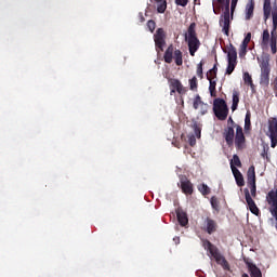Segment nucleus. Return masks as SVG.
Segmentation results:
<instances>
[{
    "mask_svg": "<svg viewBox=\"0 0 277 277\" xmlns=\"http://www.w3.org/2000/svg\"><path fill=\"white\" fill-rule=\"evenodd\" d=\"M267 203L268 206H271L272 216L275 217V221H276L275 228L277 230V187L275 190L272 189L271 192H268Z\"/></svg>",
    "mask_w": 277,
    "mask_h": 277,
    "instance_id": "nucleus-10",
    "label": "nucleus"
},
{
    "mask_svg": "<svg viewBox=\"0 0 277 277\" xmlns=\"http://www.w3.org/2000/svg\"><path fill=\"white\" fill-rule=\"evenodd\" d=\"M247 269H249L250 277H263L261 269L252 262L246 261Z\"/></svg>",
    "mask_w": 277,
    "mask_h": 277,
    "instance_id": "nucleus-19",
    "label": "nucleus"
},
{
    "mask_svg": "<svg viewBox=\"0 0 277 277\" xmlns=\"http://www.w3.org/2000/svg\"><path fill=\"white\" fill-rule=\"evenodd\" d=\"M268 40H272L271 38V34L268 32V30H264L262 31V41H261V45L263 49L268 47Z\"/></svg>",
    "mask_w": 277,
    "mask_h": 277,
    "instance_id": "nucleus-25",
    "label": "nucleus"
},
{
    "mask_svg": "<svg viewBox=\"0 0 277 277\" xmlns=\"http://www.w3.org/2000/svg\"><path fill=\"white\" fill-rule=\"evenodd\" d=\"M171 94L177 92V94H185L184 85H182L181 81L177 79H170L169 80Z\"/></svg>",
    "mask_w": 277,
    "mask_h": 277,
    "instance_id": "nucleus-15",
    "label": "nucleus"
},
{
    "mask_svg": "<svg viewBox=\"0 0 277 277\" xmlns=\"http://www.w3.org/2000/svg\"><path fill=\"white\" fill-rule=\"evenodd\" d=\"M156 2H161V0H155Z\"/></svg>",
    "mask_w": 277,
    "mask_h": 277,
    "instance_id": "nucleus-50",
    "label": "nucleus"
},
{
    "mask_svg": "<svg viewBox=\"0 0 277 277\" xmlns=\"http://www.w3.org/2000/svg\"><path fill=\"white\" fill-rule=\"evenodd\" d=\"M235 148L238 150L246 149V136L243 133V128L241 126H237V131L234 137Z\"/></svg>",
    "mask_w": 277,
    "mask_h": 277,
    "instance_id": "nucleus-11",
    "label": "nucleus"
},
{
    "mask_svg": "<svg viewBox=\"0 0 277 277\" xmlns=\"http://www.w3.org/2000/svg\"><path fill=\"white\" fill-rule=\"evenodd\" d=\"M175 214L177 216L179 224H181V226H187L188 224L187 212H185L182 208H177V210H175Z\"/></svg>",
    "mask_w": 277,
    "mask_h": 277,
    "instance_id": "nucleus-18",
    "label": "nucleus"
},
{
    "mask_svg": "<svg viewBox=\"0 0 277 277\" xmlns=\"http://www.w3.org/2000/svg\"><path fill=\"white\" fill-rule=\"evenodd\" d=\"M276 64H277V58H276Z\"/></svg>",
    "mask_w": 277,
    "mask_h": 277,
    "instance_id": "nucleus-52",
    "label": "nucleus"
},
{
    "mask_svg": "<svg viewBox=\"0 0 277 277\" xmlns=\"http://www.w3.org/2000/svg\"><path fill=\"white\" fill-rule=\"evenodd\" d=\"M276 41H277L276 37H272V39H271V49H272L273 54H276V52H277Z\"/></svg>",
    "mask_w": 277,
    "mask_h": 277,
    "instance_id": "nucleus-36",
    "label": "nucleus"
},
{
    "mask_svg": "<svg viewBox=\"0 0 277 277\" xmlns=\"http://www.w3.org/2000/svg\"><path fill=\"white\" fill-rule=\"evenodd\" d=\"M267 136H277V118L268 120V134Z\"/></svg>",
    "mask_w": 277,
    "mask_h": 277,
    "instance_id": "nucleus-22",
    "label": "nucleus"
},
{
    "mask_svg": "<svg viewBox=\"0 0 277 277\" xmlns=\"http://www.w3.org/2000/svg\"><path fill=\"white\" fill-rule=\"evenodd\" d=\"M140 22L145 23L146 18L144 17L143 13H140Z\"/></svg>",
    "mask_w": 277,
    "mask_h": 277,
    "instance_id": "nucleus-46",
    "label": "nucleus"
},
{
    "mask_svg": "<svg viewBox=\"0 0 277 277\" xmlns=\"http://www.w3.org/2000/svg\"><path fill=\"white\" fill-rule=\"evenodd\" d=\"M235 167L241 168V161L238 155H234L230 160V170H233Z\"/></svg>",
    "mask_w": 277,
    "mask_h": 277,
    "instance_id": "nucleus-27",
    "label": "nucleus"
},
{
    "mask_svg": "<svg viewBox=\"0 0 277 277\" xmlns=\"http://www.w3.org/2000/svg\"><path fill=\"white\" fill-rule=\"evenodd\" d=\"M193 108L198 111V116L203 117L210 110V105L202 101V97L197 94L193 100Z\"/></svg>",
    "mask_w": 277,
    "mask_h": 277,
    "instance_id": "nucleus-9",
    "label": "nucleus"
},
{
    "mask_svg": "<svg viewBox=\"0 0 277 277\" xmlns=\"http://www.w3.org/2000/svg\"><path fill=\"white\" fill-rule=\"evenodd\" d=\"M212 110L214 111L215 118L221 121L226 120L227 115H229V108L227 107V104L223 98L214 100Z\"/></svg>",
    "mask_w": 277,
    "mask_h": 277,
    "instance_id": "nucleus-5",
    "label": "nucleus"
},
{
    "mask_svg": "<svg viewBox=\"0 0 277 277\" xmlns=\"http://www.w3.org/2000/svg\"><path fill=\"white\" fill-rule=\"evenodd\" d=\"M249 130H250V113L248 111L245 118V131H249Z\"/></svg>",
    "mask_w": 277,
    "mask_h": 277,
    "instance_id": "nucleus-35",
    "label": "nucleus"
},
{
    "mask_svg": "<svg viewBox=\"0 0 277 277\" xmlns=\"http://www.w3.org/2000/svg\"><path fill=\"white\" fill-rule=\"evenodd\" d=\"M158 3L159 4H158L157 11H158L159 14H163L167 10V1L166 0H160V1H158Z\"/></svg>",
    "mask_w": 277,
    "mask_h": 277,
    "instance_id": "nucleus-29",
    "label": "nucleus"
},
{
    "mask_svg": "<svg viewBox=\"0 0 277 277\" xmlns=\"http://www.w3.org/2000/svg\"><path fill=\"white\" fill-rule=\"evenodd\" d=\"M236 132L234 131L233 127H227L224 129V141H226L227 146H233L234 145V137H235Z\"/></svg>",
    "mask_w": 277,
    "mask_h": 277,
    "instance_id": "nucleus-16",
    "label": "nucleus"
},
{
    "mask_svg": "<svg viewBox=\"0 0 277 277\" xmlns=\"http://www.w3.org/2000/svg\"><path fill=\"white\" fill-rule=\"evenodd\" d=\"M198 192H200V194L203 196H208L211 194V189H210V187H208L207 184L198 185Z\"/></svg>",
    "mask_w": 277,
    "mask_h": 277,
    "instance_id": "nucleus-28",
    "label": "nucleus"
},
{
    "mask_svg": "<svg viewBox=\"0 0 277 277\" xmlns=\"http://www.w3.org/2000/svg\"><path fill=\"white\" fill-rule=\"evenodd\" d=\"M206 78L211 81V80H215L217 78V72H211V71H208V74H206Z\"/></svg>",
    "mask_w": 277,
    "mask_h": 277,
    "instance_id": "nucleus-39",
    "label": "nucleus"
},
{
    "mask_svg": "<svg viewBox=\"0 0 277 277\" xmlns=\"http://www.w3.org/2000/svg\"><path fill=\"white\" fill-rule=\"evenodd\" d=\"M194 4L199 5L200 4V0H194Z\"/></svg>",
    "mask_w": 277,
    "mask_h": 277,
    "instance_id": "nucleus-48",
    "label": "nucleus"
},
{
    "mask_svg": "<svg viewBox=\"0 0 277 277\" xmlns=\"http://www.w3.org/2000/svg\"><path fill=\"white\" fill-rule=\"evenodd\" d=\"M211 206H212V208H217V205L214 202V201H211Z\"/></svg>",
    "mask_w": 277,
    "mask_h": 277,
    "instance_id": "nucleus-47",
    "label": "nucleus"
},
{
    "mask_svg": "<svg viewBox=\"0 0 277 277\" xmlns=\"http://www.w3.org/2000/svg\"><path fill=\"white\" fill-rule=\"evenodd\" d=\"M232 173H234L235 181L237 182L238 187L245 186L243 174L235 167H232Z\"/></svg>",
    "mask_w": 277,
    "mask_h": 277,
    "instance_id": "nucleus-21",
    "label": "nucleus"
},
{
    "mask_svg": "<svg viewBox=\"0 0 277 277\" xmlns=\"http://www.w3.org/2000/svg\"><path fill=\"white\" fill-rule=\"evenodd\" d=\"M219 225L217 222L214 221V219H211L210 216H206L203 219V224H201V229L208 235H212L217 232Z\"/></svg>",
    "mask_w": 277,
    "mask_h": 277,
    "instance_id": "nucleus-12",
    "label": "nucleus"
},
{
    "mask_svg": "<svg viewBox=\"0 0 277 277\" xmlns=\"http://www.w3.org/2000/svg\"><path fill=\"white\" fill-rule=\"evenodd\" d=\"M203 64H205V62L201 61L197 65V77L200 78V79H203Z\"/></svg>",
    "mask_w": 277,
    "mask_h": 277,
    "instance_id": "nucleus-30",
    "label": "nucleus"
},
{
    "mask_svg": "<svg viewBox=\"0 0 277 277\" xmlns=\"http://www.w3.org/2000/svg\"><path fill=\"white\" fill-rule=\"evenodd\" d=\"M147 28H148L149 32H154L156 29V22L154 19H149L147 22Z\"/></svg>",
    "mask_w": 277,
    "mask_h": 277,
    "instance_id": "nucleus-34",
    "label": "nucleus"
},
{
    "mask_svg": "<svg viewBox=\"0 0 277 277\" xmlns=\"http://www.w3.org/2000/svg\"><path fill=\"white\" fill-rule=\"evenodd\" d=\"M248 52V45H239V57L246 56Z\"/></svg>",
    "mask_w": 277,
    "mask_h": 277,
    "instance_id": "nucleus-37",
    "label": "nucleus"
},
{
    "mask_svg": "<svg viewBox=\"0 0 277 277\" xmlns=\"http://www.w3.org/2000/svg\"><path fill=\"white\" fill-rule=\"evenodd\" d=\"M185 40H186V42H188L189 55L195 56L196 52L199 51V48H200L199 39L198 38H188Z\"/></svg>",
    "mask_w": 277,
    "mask_h": 277,
    "instance_id": "nucleus-14",
    "label": "nucleus"
},
{
    "mask_svg": "<svg viewBox=\"0 0 277 277\" xmlns=\"http://www.w3.org/2000/svg\"><path fill=\"white\" fill-rule=\"evenodd\" d=\"M227 50L226 75H233L235 67H237V49L230 43Z\"/></svg>",
    "mask_w": 277,
    "mask_h": 277,
    "instance_id": "nucleus-8",
    "label": "nucleus"
},
{
    "mask_svg": "<svg viewBox=\"0 0 277 277\" xmlns=\"http://www.w3.org/2000/svg\"><path fill=\"white\" fill-rule=\"evenodd\" d=\"M229 1L230 0H216L220 5H226L223 15L220 17V27L226 37H229L230 29V16L234 15L235 8L237 6L238 0H232L230 13H229Z\"/></svg>",
    "mask_w": 277,
    "mask_h": 277,
    "instance_id": "nucleus-2",
    "label": "nucleus"
},
{
    "mask_svg": "<svg viewBox=\"0 0 277 277\" xmlns=\"http://www.w3.org/2000/svg\"><path fill=\"white\" fill-rule=\"evenodd\" d=\"M239 103H240V93H238L237 91H234V93H232V111L237 110Z\"/></svg>",
    "mask_w": 277,
    "mask_h": 277,
    "instance_id": "nucleus-23",
    "label": "nucleus"
},
{
    "mask_svg": "<svg viewBox=\"0 0 277 277\" xmlns=\"http://www.w3.org/2000/svg\"><path fill=\"white\" fill-rule=\"evenodd\" d=\"M188 143H189V146H192V147L196 146V136L195 135H189L188 136Z\"/></svg>",
    "mask_w": 277,
    "mask_h": 277,
    "instance_id": "nucleus-44",
    "label": "nucleus"
},
{
    "mask_svg": "<svg viewBox=\"0 0 277 277\" xmlns=\"http://www.w3.org/2000/svg\"><path fill=\"white\" fill-rule=\"evenodd\" d=\"M242 277H249V275L248 274H242Z\"/></svg>",
    "mask_w": 277,
    "mask_h": 277,
    "instance_id": "nucleus-49",
    "label": "nucleus"
},
{
    "mask_svg": "<svg viewBox=\"0 0 277 277\" xmlns=\"http://www.w3.org/2000/svg\"><path fill=\"white\" fill-rule=\"evenodd\" d=\"M217 85V82L215 80H209V93L212 97L217 96V91L215 90V87Z\"/></svg>",
    "mask_w": 277,
    "mask_h": 277,
    "instance_id": "nucleus-26",
    "label": "nucleus"
},
{
    "mask_svg": "<svg viewBox=\"0 0 277 277\" xmlns=\"http://www.w3.org/2000/svg\"><path fill=\"white\" fill-rule=\"evenodd\" d=\"M213 4L215 5V0H214Z\"/></svg>",
    "mask_w": 277,
    "mask_h": 277,
    "instance_id": "nucleus-51",
    "label": "nucleus"
},
{
    "mask_svg": "<svg viewBox=\"0 0 277 277\" xmlns=\"http://www.w3.org/2000/svg\"><path fill=\"white\" fill-rule=\"evenodd\" d=\"M181 189L185 195H193V184L187 180V177L181 179Z\"/></svg>",
    "mask_w": 277,
    "mask_h": 277,
    "instance_id": "nucleus-17",
    "label": "nucleus"
},
{
    "mask_svg": "<svg viewBox=\"0 0 277 277\" xmlns=\"http://www.w3.org/2000/svg\"><path fill=\"white\" fill-rule=\"evenodd\" d=\"M203 248L212 258H214L216 264H219L224 271H230L229 262H227L225 256L220 253L216 246L212 245L210 240H203Z\"/></svg>",
    "mask_w": 277,
    "mask_h": 277,
    "instance_id": "nucleus-3",
    "label": "nucleus"
},
{
    "mask_svg": "<svg viewBox=\"0 0 277 277\" xmlns=\"http://www.w3.org/2000/svg\"><path fill=\"white\" fill-rule=\"evenodd\" d=\"M185 39H197L196 23H190Z\"/></svg>",
    "mask_w": 277,
    "mask_h": 277,
    "instance_id": "nucleus-24",
    "label": "nucleus"
},
{
    "mask_svg": "<svg viewBox=\"0 0 277 277\" xmlns=\"http://www.w3.org/2000/svg\"><path fill=\"white\" fill-rule=\"evenodd\" d=\"M209 72L211 74L217 72V64H215L214 67H212V69H209Z\"/></svg>",
    "mask_w": 277,
    "mask_h": 277,
    "instance_id": "nucleus-45",
    "label": "nucleus"
},
{
    "mask_svg": "<svg viewBox=\"0 0 277 277\" xmlns=\"http://www.w3.org/2000/svg\"><path fill=\"white\" fill-rule=\"evenodd\" d=\"M272 0H264L263 12H264V22H267L268 18H273V30L272 38H276V29H277V0L273 3L272 9Z\"/></svg>",
    "mask_w": 277,
    "mask_h": 277,
    "instance_id": "nucleus-4",
    "label": "nucleus"
},
{
    "mask_svg": "<svg viewBox=\"0 0 277 277\" xmlns=\"http://www.w3.org/2000/svg\"><path fill=\"white\" fill-rule=\"evenodd\" d=\"M255 10V1L249 0L246 4V21H251L253 18V11Z\"/></svg>",
    "mask_w": 277,
    "mask_h": 277,
    "instance_id": "nucleus-20",
    "label": "nucleus"
},
{
    "mask_svg": "<svg viewBox=\"0 0 277 277\" xmlns=\"http://www.w3.org/2000/svg\"><path fill=\"white\" fill-rule=\"evenodd\" d=\"M251 38H252V35L250 32H247L246 38L245 40H242L241 45L248 47Z\"/></svg>",
    "mask_w": 277,
    "mask_h": 277,
    "instance_id": "nucleus-41",
    "label": "nucleus"
},
{
    "mask_svg": "<svg viewBox=\"0 0 277 277\" xmlns=\"http://www.w3.org/2000/svg\"><path fill=\"white\" fill-rule=\"evenodd\" d=\"M261 76L260 84L262 88H267L271 84V65L267 60H263L260 64Z\"/></svg>",
    "mask_w": 277,
    "mask_h": 277,
    "instance_id": "nucleus-7",
    "label": "nucleus"
},
{
    "mask_svg": "<svg viewBox=\"0 0 277 277\" xmlns=\"http://www.w3.org/2000/svg\"><path fill=\"white\" fill-rule=\"evenodd\" d=\"M188 3H189V0H175V5H179V6H182V8L187 6Z\"/></svg>",
    "mask_w": 277,
    "mask_h": 277,
    "instance_id": "nucleus-40",
    "label": "nucleus"
},
{
    "mask_svg": "<svg viewBox=\"0 0 277 277\" xmlns=\"http://www.w3.org/2000/svg\"><path fill=\"white\" fill-rule=\"evenodd\" d=\"M272 90H273V94H275L276 98H277V77L275 79H273L272 83H271Z\"/></svg>",
    "mask_w": 277,
    "mask_h": 277,
    "instance_id": "nucleus-38",
    "label": "nucleus"
},
{
    "mask_svg": "<svg viewBox=\"0 0 277 277\" xmlns=\"http://www.w3.org/2000/svg\"><path fill=\"white\" fill-rule=\"evenodd\" d=\"M173 58H174L175 65L182 66L183 61H182L181 50L174 51L173 45H169L167 51H164V54H163L164 63L171 64L173 62Z\"/></svg>",
    "mask_w": 277,
    "mask_h": 277,
    "instance_id": "nucleus-6",
    "label": "nucleus"
},
{
    "mask_svg": "<svg viewBox=\"0 0 277 277\" xmlns=\"http://www.w3.org/2000/svg\"><path fill=\"white\" fill-rule=\"evenodd\" d=\"M227 127H232V129H237V127H240V126L236 124L233 118L229 117V119H227Z\"/></svg>",
    "mask_w": 277,
    "mask_h": 277,
    "instance_id": "nucleus-42",
    "label": "nucleus"
},
{
    "mask_svg": "<svg viewBox=\"0 0 277 277\" xmlns=\"http://www.w3.org/2000/svg\"><path fill=\"white\" fill-rule=\"evenodd\" d=\"M243 79L247 85H250V88H253V80H252V77L249 75V72H245Z\"/></svg>",
    "mask_w": 277,
    "mask_h": 277,
    "instance_id": "nucleus-31",
    "label": "nucleus"
},
{
    "mask_svg": "<svg viewBox=\"0 0 277 277\" xmlns=\"http://www.w3.org/2000/svg\"><path fill=\"white\" fill-rule=\"evenodd\" d=\"M156 51L162 52L166 45V31L162 28H158L155 34Z\"/></svg>",
    "mask_w": 277,
    "mask_h": 277,
    "instance_id": "nucleus-13",
    "label": "nucleus"
},
{
    "mask_svg": "<svg viewBox=\"0 0 277 277\" xmlns=\"http://www.w3.org/2000/svg\"><path fill=\"white\" fill-rule=\"evenodd\" d=\"M268 138H271V147L275 149L277 146V135H268ZM276 166H277V161H276Z\"/></svg>",
    "mask_w": 277,
    "mask_h": 277,
    "instance_id": "nucleus-33",
    "label": "nucleus"
},
{
    "mask_svg": "<svg viewBox=\"0 0 277 277\" xmlns=\"http://www.w3.org/2000/svg\"><path fill=\"white\" fill-rule=\"evenodd\" d=\"M189 89H190V91H197V78H196V76L190 78V80H189Z\"/></svg>",
    "mask_w": 277,
    "mask_h": 277,
    "instance_id": "nucleus-32",
    "label": "nucleus"
},
{
    "mask_svg": "<svg viewBox=\"0 0 277 277\" xmlns=\"http://www.w3.org/2000/svg\"><path fill=\"white\" fill-rule=\"evenodd\" d=\"M194 134H196L197 138H200L201 130L197 123H194Z\"/></svg>",
    "mask_w": 277,
    "mask_h": 277,
    "instance_id": "nucleus-43",
    "label": "nucleus"
},
{
    "mask_svg": "<svg viewBox=\"0 0 277 277\" xmlns=\"http://www.w3.org/2000/svg\"><path fill=\"white\" fill-rule=\"evenodd\" d=\"M247 187L245 188V198L247 202V207L249 208V211L253 213V215L259 216L260 215V209L256 206L255 201L252 198H256V174H255V167L250 166L247 170Z\"/></svg>",
    "mask_w": 277,
    "mask_h": 277,
    "instance_id": "nucleus-1",
    "label": "nucleus"
}]
</instances>
